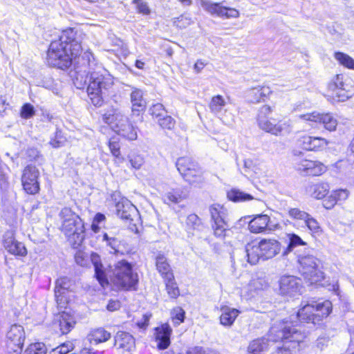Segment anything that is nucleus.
<instances>
[{
  "mask_svg": "<svg viewBox=\"0 0 354 354\" xmlns=\"http://www.w3.org/2000/svg\"><path fill=\"white\" fill-rule=\"evenodd\" d=\"M88 59L84 69L75 68L73 83L78 89L87 85V94L91 103L95 106H102L106 100L109 90L113 84V78L109 72L98 64L93 54L86 51L82 60ZM85 64L84 62L83 64Z\"/></svg>",
  "mask_w": 354,
  "mask_h": 354,
  "instance_id": "obj_1",
  "label": "nucleus"
},
{
  "mask_svg": "<svg viewBox=\"0 0 354 354\" xmlns=\"http://www.w3.org/2000/svg\"><path fill=\"white\" fill-rule=\"evenodd\" d=\"M85 35L75 28L63 30L59 39L53 41L48 48L46 62L48 65L62 70L68 68L82 51V43Z\"/></svg>",
  "mask_w": 354,
  "mask_h": 354,
  "instance_id": "obj_2",
  "label": "nucleus"
},
{
  "mask_svg": "<svg viewBox=\"0 0 354 354\" xmlns=\"http://www.w3.org/2000/svg\"><path fill=\"white\" fill-rule=\"evenodd\" d=\"M271 333L275 334V341L281 340L283 342V347L278 348L271 354H292L290 349L299 346L307 336L300 329L289 326L288 322L280 328L272 326Z\"/></svg>",
  "mask_w": 354,
  "mask_h": 354,
  "instance_id": "obj_3",
  "label": "nucleus"
},
{
  "mask_svg": "<svg viewBox=\"0 0 354 354\" xmlns=\"http://www.w3.org/2000/svg\"><path fill=\"white\" fill-rule=\"evenodd\" d=\"M332 310V304L326 300L323 302L307 304L297 313V318L301 322L318 324L324 318L328 316Z\"/></svg>",
  "mask_w": 354,
  "mask_h": 354,
  "instance_id": "obj_4",
  "label": "nucleus"
},
{
  "mask_svg": "<svg viewBox=\"0 0 354 354\" xmlns=\"http://www.w3.org/2000/svg\"><path fill=\"white\" fill-rule=\"evenodd\" d=\"M104 122L109 124L118 135L129 140L137 139V129L129 122V118L119 111H115L111 115L105 114Z\"/></svg>",
  "mask_w": 354,
  "mask_h": 354,
  "instance_id": "obj_5",
  "label": "nucleus"
},
{
  "mask_svg": "<svg viewBox=\"0 0 354 354\" xmlns=\"http://www.w3.org/2000/svg\"><path fill=\"white\" fill-rule=\"evenodd\" d=\"M112 272L111 280L119 288L129 290L138 283V274L133 272L131 265L125 260L115 263Z\"/></svg>",
  "mask_w": 354,
  "mask_h": 354,
  "instance_id": "obj_6",
  "label": "nucleus"
},
{
  "mask_svg": "<svg viewBox=\"0 0 354 354\" xmlns=\"http://www.w3.org/2000/svg\"><path fill=\"white\" fill-rule=\"evenodd\" d=\"M299 272L304 279L311 284L321 281L324 272L320 268V261L312 254L299 257Z\"/></svg>",
  "mask_w": 354,
  "mask_h": 354,
  "instance_id": "obj_7",
  "label": "nucleus"
},
{
  "mask_svg": "<svg viewBox=\"0 0 354 354\" xmlns=\"http://www.w3.org/2000/svg\"><path fill=\"white\" fill-rule=\"evenodd\" d=\"M176 167L184 179L194 184L201 180L202 171L197 162L189 157H181L176 161Z\"/></svg>",
  "mask_w": 354,
  "mask_h": 354,
  "instance_id": "obj_8",
  "label": "nucleus"
},
{
  "mask_svg": "<svg viewBox=\"0 0 354 354\" xmlns=\"http://www.w3.org/2000/svg\"><path fill=\"white\" fill-rule=\"evenodd\" d=\"M212 221V227L216 237L223 238L228 225L225 221L226 209L219 204H214L209 207Z\"/></svg>",
  "mask_w": 354,
  "mask_h": 354,
  "instance_id": "obj_9",
  "label": "nucleus"
},
{
  "mask_svg": "<svg viewBox=\"0 0 354 354\" xmlns=\"http://www.w3.org/2000/svg\"><path fill=\"white\" fill-rule=\"evenodd\" d=\"M344 76L342 74L336 75L330 81L328 90L331 93L330 97L336 102H345L352 97V91L344 82Z\"/></svg>",
  "mask_w": 354,
  "mask_h": 354,
  "instance_id": "obj_10",
  "label": "nucleus"
},
{
  "mask_svg": "<svg viewBox=\"0 0 354 354\" xmlns=\"http://www.w3.org/2000/svg\"><path fill=\"white\" fill-rule=\"evenodd\" d=\"M7 349L9 354H20L26 338L22 326L13 324L6 334Z\"/></svg>",
  "mask_w": 354,
  "mask_h": 354,
  "instance_id": "obj_11",
  "label": "nucleus"
},
{
  "mask_svg": "<svg viewBox=\"0 0 354 354\" xmlns=\"http://www.w3.org/2000/svg\"><path fill=\"white\" fill-rule=\"evenodd\" d=\"M62 231L68 239L75 245H80L84 239V227L80 217L77 219L67 218L62 221Z\"/></svg>",
  "mask_w": 354,
  "mask_h": 354,
  "instance_id": "obj_12",
  "label": "nucleus"
},
{
  "mask_svg": "<svg viewBox=\"0 0 354 354\" xmlns=\"http://www.w3.org/2000/svg\"><path fill=\"white\" fill-rule=\"evenodd\" d=\"M39 169L33 165H28L23 171L21 176V184L24 190L28 194L35 195L39 192Z\"/></svg>",
  "mask_w": 354,
  "mask_h": 354,
  "instance_id": "obj_13",
  "label": "nucleus"
},
{
  "mask_svg": "<svg viewBox=\"0 0 354 354\" xmlns=\"http://www.w3.org/2000/svg\"><path fill=\"white\" fill-rule=\"evenodd\" d=\"M300 119L309 122L312 127L322 124L328 131H334L337 125V120L330 113H320L318 112L301 114L298 116Z\"/></svg>",
  "mask_w": 354,
  "mask_h": 354,
  "instance_id": "obj_14",
  "label": "nucleus"
},
{
  "mask_svg": "<svg viewBox=\"0 0 354 354\" xmlns=\"http://www.w3.org/2000/svg\"><path fill=\"white\" fill-rule=\"evenodd\" d=\"M296 170L304 176H319L327 171V167L319 161L307 159L301 160L295 163Z\"/></svg>",
  "mask_w": 354,
  "mask_h": 354,
  "instance_id": "obj_15",
  "label": "nucleus"
},
{
  "mask_svg": "<svg viewBox=\"0 0 354 354\" xmlns=\"http://www.w3.org/2000/svg\"><path fill=\"white\" fill-rule=\"evenodd\" d=\"M258 125L263 131L275 136H283L290 133L292 131V125L290 120L279 121L275 123L274 120L271 121L270 119H268L262 121Z\"/></svg>",
  "mask_w": 354,
  "mask_h": 354,
  "instance_id": "obj_16",
  "label": "nucleus"
},
{
  "mask_svg": "<svg viewBox=\"0 0 354 354\" xmlns=\"http://www.w3.org/2000/svg\"><path fill=\"white\" fill-rule=\"evenodd\" d=\"M279 227V224H272L270 217L266 214L256 215L249 223L250 231L254 234L273 231Z\"/></svg>",
  "mask_w": 354,
  "mask_h": 354,
  "instance_id": "obj_17",
  "label": "nucleus"
},
{
  "mask_svg": "<svg viewBox=\"0 0 354 354\" xmlns=\"http://www.w3.org/2000/svg\"><path fill=\"white\" fill-rule=\"evenodd\" d=\"M301 288V280L294 276H283L279 281V290L283 295L295 296Z\"/></svg>",
  "mask_w": 354,
  "mask_h": 354,
  "instance_id": "obj_18",
  "label": "nucleus"
},
{
  "mask_svg": "<svg viewBox=\"0 0 354 354\" xmlns=\"http://www.w3.org/2000/svg\"><path fill=\"white\" fill-rule=\"evenodd\" d=\"M262 260L274 257L281 251V243L275 239H262L259 242Z\"/></svg>",
  "mask_w": 354,
  "mask_h": 354,
  "instance_id": "obj_19",
  "label": "nucleus"
},
{
  "mask_svg": "<svg viewBox=\"0 0 354 354\" xmlns=\"http://www.w3.org/2000/svg\"><path fill=\"white\" fill-rule=\"evenodd\" d=\"M118 216L123 220L133 221L138 215L136 207L128 200L122 199L115 205Z\"/></svg>",
  "mask_w": 354,
  "mask_h": 354,
  "instance_id": "obj_20",
  "label": "nucleus"
},
{
  "mask_svg": "<svg viewBox=\"0 0 354 354\" xmlns=\"http://www.w3.org/2000/svg\"><path fill=\"white\" fill-rule=\"evenodd\" d=\"M301 145L306 151H319L325 149L328 141L321 137L304 136L300 139Z\"/></svg>",
  "mask_w": 354,
  "mask_h": 354,
  "instance_id": "obj_21",
  "label": "nucleus"
},
{
  "mask_svg": "<svg viewBox=\"0 0 354 354\" xmlns=\"http://www.w3.org/2000/svg\"><path fill=\"white\" fill-rule=\"evenodd\" d=\"M205 8L211 14L225 18H236L239 15L238 10L222 6L220 3H207Z\"/></svg>",
  "mask_w": 354,
  "mask_h": 354,
  "instance_id": "obj_22",
  "label": "nucleus"
},
{
  "mask_svg": "<svg viewBox=\"0 0 354 354\" xmlns=\"http://www.w3.org/2000/svg\"><path fill=\"white\" fill-rule=\"evenodd\" d=\"M114 345L123 351L131 352L135 348V339L129 333L119 331L115 336Z\"/></svg>",
  "mask_w": 354,
  "mask_h": 354,
  "instance_id": "obj_23",
  "label": "nucleus"
},
{
  "mask_svg": "<svg viewBox=\"0 0 354 354\" xmlns=\"http://www.w3.org/2000/svg\"><path fill=\"white\" fill-rule=\"evenodd\" d=\"M156 338L159 349H166L170 344L171 329L168 324H163L156 329Z\"/></svg>",
  "mask_w": 354,
  "mask_h": 354,
  "instance_id": "obj_24",
  "label": "nucleus"
},
{
  "mask_svg": "<svg viewBox=\"0 0 354 354\" xmlns=\"http://www.w3.org/2000/svg\"><path fill=\"white\" fill-rule=\"evenodd\" d=\"M271 92L268 86H259L249 89L247 92V97L250 102L259 103L265 101Z\"/></svg>",
  "mask_w": 354,
  "mask_h": 354,
  "instance_id": "obj_25",
  "label": "nucleus"
},
{
  "mask_svg": "<svg viewBox=\"0 0 354 354\" xmlns=\"http://www.w3.org/2000/svg\"><path fill=\"white\" fill-rule=\"evenodd\" d=\"M3 244L8 252L16 256L24 257L27 254V250L24 245L9 236L4 239Z\"/></svg>",
  "mask_w": 354,
  "mask_h": 354,
  "instance_id": "obj_26",
  "label": "nucleus"
},
{
  "mask_svg": "<svg viewBox=\"0 0 354 354\" xmlns=\"http://www.w3.org/2000/svg\"><path fill=\"white\" fill-rule=\"evenodd\" d=\"M131 102L132 104V112L134 114L139 113L145 110L147 102L143 97V92L138 88H134L130 95Z\"/></svg>",
  "mask_w": 354,
  "mask_h": 354,
  "instance_id": "obj_27",
  "label": "nucleus"
},
{
  "mask_svg": "<svg viewBox=\"0 0 354 354\" xmlns=\"http://www.w3.org/2000/svg\"><path fill=\"white\" fill-rule=\"evenodd\" d=\"M189 196V192L185 188L178 187L167 192L163 200L165 203L177 204L186 199Z\"/></svg>",
  "mask_w": 354,
  "mask_h": 354,
  "instance_id": "obj_28",
  "label": "nucleus"
},
{
  "mask_svg": "<svg viewBox=\"0 0 354 354\" xmlns=\"http://www.w3.org/2000/svg\"><path fill=\"white\" fill-rule=\"evenodd\" d=\"M111 337V333L106 330L104 328L93 329L87 335L88 341L91 344H94L95 345L106 342L109 340Z\"/></svg>",
  "mask_w": 354,
  "mask_h": 354,
  "instance_id": "obj_29",
  "label": "nucleus"
},
{
  "mask_svg": "<svg viewBox=\"0 0 354 354\" xmlns=\"http://www.w3.org/2000/svg\"><path fill=\"white\" fill-rule=\"evenodd\" d=\"M156 266L158 271L163 279H173L174 274L170 265L167 262V258L161 254H159L156 258Z\"/></svg>",
  "mask_w": 354,
  "mask_h": 354,
  "instance_id": "obj_30",
  "label": "nucleus"
},
{
  "mask_svg": "<svg viewBox=\"0 0 354 354\" xmlns=\"http://www.w3.org/2000/svg\"><path fill=\"white\" fill-rule=\"evenodd\" d=\"M329 189L330 187L327 183L319 182L309 185L307 187V192L313 198L322 199L328 194Z\"/></svg>",
  "mask_w": 354,
  "mask_h": 354,
  "instance_id": "obj_31",
  "label": "nucleus"
},
{
  "mask_svg": "<svg viewBox=\"0 0 354 354\" xmlns=\"http://www.w3.org/2000/svg\"><path fill=\"white\" fill-rule=\"evenodd\" d=\"M71 281L67 277H61L56 281L55 296L58 304L64 303L66 292L71 288Z\"/></svg>",
  "mask_w": 354,
  "mask_h": 354,
  "instance_id": "obj_32",
  "label": "nucleus"
},
{
  "mask_svg": "<svg viewBox=\"0 0 354 354\" xmlns=\"http://www.w3.org/2000/svg\"><path fill=\"white\" fill-rule=\"evenodd\" d=\"M269 348V339L262 337L252 341L248 347V351L254 354H261L262 352L267 351Z\"/></svg>",
  "mask_w": 354,
  "mask_h": 354,
  "instance_id": "obj_33",
  "label": "nucleus"
},
{
  "mask_svg": "<svg viewBox=\"0 0 354 354\" xmlns=\"http://www.w3.org/2000/svg\"><path fill=\"white\" fill-rule=\"evenodd\" d=\"M288 245L281 252L282 257L288 256L293 250L299 245H305L306 244L300 236L295 234L290 233L287 234Z\"/></svg>",
  "mask_w": 354,
  "mask_h": 354,
  "instance_id": "obj_34",
  "label": "nucleus"
},
{
  "mask_svg": "<svg viewBox=\"0 0 354 354\" xmlns=\"http://www.w3.org/2000/svg\"><path fill=\"white\" fill-rule=\"evenodd\" d=\"M245 252L248 257V261L252 264H257L261 257V250H260V245H253L248 243L245 246Z\"/></svg>",
  "mask_w": 354,
  "mask_h": 354,
  "instance_id": "obj_35",
  "label": "nucleus"
},
{
  "mask_svg": "<svg viewBox=\"0 0 354 354\" xmlns=\"http://www.w3.org/2000/svg\"><path fill=\"white\" fill-rule=\"evenodd\" d=\"M222 313L220 316L221 324L223 326H231L237 317L239 311L235 308L223 307L221 309Z\"/></svg>",
  "mask_w": 354,
  "mask_h": 354,
  "instance_id": "obj_36",
  "label": "nucleus"
},
{
  "mask_svg": "<svg viewBox=\"0 0 354 354\" xmlns=\"http://www.w3.org/2000/svg\"><path fill=\"white\" fill-rule=\"evenodd\" d=\"M59 322L62 334H67L69 333L75 324L73 317L66 313H63L60 315Z\"/></svg>",
  "mask_w": 354,
  "mask_h": 354,
  "instance_id": "obj_37",
  "label": "nucleus"
},
{
  "mask_svg": "<svg viewBox=\"0 0 354 354\" xmlns=\"http://www.w3.org/2000/svg\"><path fill=\"white\" fill-rule=\"evenodd\" d=\"M227 198L234 202H243L253 199L252 195L236 189H232L227 192Z\"/></svg>",
  "mask_w": 354,
  "mask_h": 354,
  "instance_id": "obj_38",
  "label": "nucleus"
},
{
  "mask_svg": "<svg viewBox=\"0 0 354 354\" xmlns=\"http://www.w3.org/2000/svg\"><path fill=\"white\" fill-rule=\"evenodd\" d=\"M226 102L223 97L221 95L213 96L209 104L211 111L215 114L221 111L225 106Z\"/></svg>",
  "mask_w": 354,
  "mask_h": 354,
  "instance_id": "obj_39",
  "label": "nucleus"
},
{
  "mask_svg": "<svg viewBox=\"0 0 354 354\" xmlns=\"http://www.w3.org/2000/svg\"><path fill=\"white\" fill-rule=\"evenodd\" d=\"M93 261L95 267V277L100 285L102 287H104L109 284V281L104 270H102V265L101 263H98L95 259H93Z\"/></svg>",
  "mask_w": 354,
  "mask_h": 354,
  "instance_id": "obj_40",
  "label": "nucleus"
},
{
  "mask_svg": "<svg viewBox=\"0 0 354 354\" xmlns=\"http://www.w3.org/2000/svg\"><path fill=\"white\" fill-rule=\"evenodd\" d=\"M335 58L344 66L354 70V59L348 55L337 52L335 53Z\"/></svg>",
  "mask_w": 354,
  "mask_h": 354,
  "instance_id": "obj_41",
  "label": "nucleus"
},
{
  "mask_svg": "<svg viewBox=\"0 0 354 354\" xmlns=\"http://www.w3.org/2000/svg\"><path fill=\"white\" fill-rule=\"evenodd\" d=\"M164 281L165 283L167 292L169 297L174 299L178 297L180 295V292L177 284L174 281V277L173 279H165Z\"/></svg>",
  "mask_w": 354,
  "mask_h": 354,
  "instance_id": "obj_42",
  "label": "nucleus"
},
{
  "mask_svg": "<svg viewBox=\"0 0 354 354\" xmlns=\"http://www.w3.org/2000/svg\"><path fill=\"white\" fill-rule=\"evenodd\" d=\"M46 345L42 342H37L29 345L25 351V354H46Z\"/></svg>",
  "mask_w": 354,
  "mask_h": 354,
  "instance_id": "obj_43",
  "label": "nucleus"
},
{
  "mask_svg": "<svg viewBox=\"0 0 354 354\" xmlns=\"http://www.w3.org/2000/svg\"><path fill=\"white\" fill-rule=\"evenodd\" d=\"M186 225L189 229L200 230L202 227V222L196 214H191L187 217Z\"/></svg>",
  "mask_w": 354,
  "mask_h": 354,
  "instance_id": "obj_44",
  "label": "nucleus"
},
{
  "mask_svg": "<svg viewBox=\"0 0 354 354\" xmlns=\"http://www.w3.org/2000/svg\"><path fill=\"white\" fill-rule=\"evenodd\" d=\"M273 108L269 105L262 106L258 111L257 114V123L270 119L269 116L272 113Z\"/></svg>",
  "mask_w": 354,
  "mask_h": 354,
  "instance_id": "obj_45",
  "label": "nucleus"
},
{
  "mask_svg": "<svg viewBox=\"0 0 354 354\" xmlns=\"http://www.w3.org/2000/svg\"><path fill=\"white\" fill-rule=\"evenodd\" d=\"M304 223L309 230L313 233L318 234L322 232L321 227L317 221L310 214H308V216L304 220Z\"/></svg>",
  "mask_w": 354,
  "mask_h": 354,
  "instance_id": "obj_46",
  "label": "nucleus"
},
{
  "mask_svg": "<svg viewBox=\"0 0 354 354\" xmlns=\"http://www.w3.org/2000/svg\"><path fill=\"white\" fill-rule=\"evenodd\" d=\"M157 122L162 129H172L176 123L174 119L171 116L167 115V113L160 118Z\"/></svg>",
  "mask_w": 354,
  "mask_h": 354,
  "instance_id": "obj_47",
  "label": "nucleus"
},
{
  "mask_svg": "<svg viewBox=\"0 0 354 354\" xmlns=\"http://www.w3.org/2000/svg\"><path fill=\"white\" fill-rule=\"evenodd\" d=\"M151 115L158 120L162 116H164L167 113V111L165 109L164 106L162 104L157 103L153 104L149 109Z\"/></svg>",
  "mask_w": 354,
  "mask_h": 354,
  "instance_id": "obj_48",
  "label": "nucleus"
},
{
  "mask_svg": "<svg viewBox=\"0 0 354 354\" xmlns=\"http://www.w3.org/2000/svg\"><path fill=\"white\" fill-rule=\"evenodd\" d=\"M103 240L106 241L107 244L113 250V252L117 253L119 252L120 246V240L119 239L109 236L108 234L104 233L103 235Z\"/></svg>",
  "mask_w": 354,
  "mask_h": 354,
  "instance_id": "obj_49",
  "label": "nucleus"
},
{
  "mask_svg": "<svg viewBox=\"0 0 354 354\" xmlns=\"http://www.w3.org/2000/svg\"><path fill=\"white\" fill-rule=\"evenodd\" d=\"M35 114V109L30 103H26L22 106L20 111V115L22 118L29 119L33 117Z\"/></svg>",
  "mask_w": 354,
  "mask_h": 354,
  "instance_id": "obj_50",
  "label": "nucleus"
},
{
  "mask_svg": "<svg viewBox=\"0 0 354 354\" xmlns=\"http://www.w3.org/2000/svg\"><path fill=\"white\" fill-rule=\"evenodd\" d=\"M66 142L65 138L62 135L60 130L57 129L55 137L51 138L50 144L54 148H59L64 145Z\"/></svg>",
  "mask_w": 354,
  "mask_h": 354,
  "instance_id": "obj_51",
  "label": "nucleus"
},
{
  "mask_svg": "<svg viewBox=\"0 0 354 354\" xmlns=\"http://www.w3.org/2000/svg\"><path fill=\"white\" fill-rule=\"evenodd\" d=\"M172 319L175 324L179 325L185 319V311L180 307L174 308L172 312Z\"/></svg>",
  "mask_w": 354,
  "mask_h": 354,
  "instance_id": "obj_52",
  "label": "nucleus"
},
{
  "mask_svg": "<svg viewBox=\"0 0 354 354\" xmlns=\"http://www.w3.org/2000/svg\"><path fill=\"white\" fill-rule=\"evenodd\" d=\"M109 147L112 155L117 158H120V145L118 141L114 138H111L109 142Z\"/></svg>",
  "mask_w": 354,
  "mask_h": 354,
  "instance_id": "obj_53",
  "label": "nucleus"
},
{
  "mask_svg": "<svg viewBox=\"0 0 354 354\" xmlns=\"http://www.w3.org/2000/svg\"><path fill=\"white\" fill-rule=\"evenodd\" d=\"M129 158L132 167L136 169H140L145 162L143 157L138 154L133 153Z\"/></svg>",
  "mask_w": 354,
  "mask_h": 354,
  "instance_id": "obj_54",
  "label": "nucleus"
},
{
  "mask_svg": "<svg viewBox=\"0 0 354 354\" xmlns=\"http://www.w3.org/2000/svg\"><path fill=\"white\" fill-rule=\"evenodd\" d=\"M288 215L294 218L299 220H304L308 216V214L306 212L301 211L298 208H291L288 211Z\"/></svg>",
  "mask_w": 354,
  "mask_h": 354,
  "instance_id": "obj_55",
  "label": "nucleus"
},
{
  "mask_svg": "<svg viewBox=\"0 0 354 354\" xmlns=\"http://www.w3.org/2000/svg\"><path fill=\"white\" fill-rule=\"evenodd\" d=\"M192 23V20L188 16L183 15L176 18L174 21V24L180 28H185Z\"/></svg>",
  "mask_w": 354,
  "mask_h": 354,
  "instance_id": "obj_56",
  "label": "nucleus"
},
{
  "mask_svg": "<svg viewBox=\"0 0 354 354\" xmlns=\"http://www.w3.org/2000/svg\"><path fill=\"white\" fill-rule=\"evenodd\" d=\"M334 196H335V199H337V202L338 201H346L349 196V191L344 189H340L337 190H335L332 192Z\"/></svg>",
  "mask_w": 354,
  "mask_h": 354,
  "instance_id": "obj_57",
  "label": "nucleus"
},
{
  "mask_svg": "<svg viewBox=\"0 0 354 354\" xmlns=\"http://www.w3.org/2000/svg\"><path fill=\"white\" fill-rule=\"evenodd\" d=\"M133 3L136 5V8L140 13L147 15L150 12L148 6L142 0H133Z\"/></svg>",
  "mask_w": 354,
  "mask_h": 354,
  "instance_id": "obj_58",
  "label": "nucleus"
},
{
  "mask_svg": "<svg viewBox=\"0 0 354 354\" xmlns=\"http://www.w3.org/2000/svg\"><path fill=\"white\" fill-rule=\"evenodd\" d=\"M187 354H216L214 351L209 348H204L201 346H195L191 348Z\"/></svg>",
  "mask_w": 354,
  "mask_h": 354,
  "instance_id": "obj_59",
  "label": "nucleus"
},
{
  "mask_svg": "<svg viewBox=\"0 0 354 354\" xmlns=\"http://www.w3.org/2000/svg\"><path fill=\"white\" fill-rule=\"evenodd\" d=\"M59 215L63 219V221L66 220L67 218L77 219V217H79L77 215L73 213L70 208L68 207L63 208L60 212Z\"/></svg>",
  "mask_w": 354,
  "mask_h": 354,
  "instance_id": "obj_60",
  "label": "nucleus"
},
{
  "mask_svg": "<svg viewBox=\"0 0 354 354\" xmlns=\"http://www.w3.org/2000/svg\"><path fill=\"white\" fill-rule=\"evenodd\" d=\"M337 203V199H335V196H334L331 192V194L323 201V206L327 209H330L335 205Z\"/></svg>",
  "mask_w": 354,
  "mask_h": 354,
  "instance_id": "obj_61",
  "label": "nucleus"
},
{
  "mask_svg": "<svg viewBox=\"0 0 354 354\" xmlns=\"http://www.w3.org/2000/svg\"><path fill=\"white\" fill-rule=\"evenodd\" d=\"M353 162H350L348 159L346 160H339L335 163L333 164L331 167L333 168H335L336 172H340L342 171L348 164H352Z\"/></svg>",
  "mask_w": 354,
  "mask_h": 354,
  "instance_id": "obj_62",
  "label": "nucleus"
},
{
  "mask_svg": "<svg viewBox=\"0 0 354 354\" xmlns=\"http://www.w3.org/2000/svg\"><path fill=\"white\" fill-rule=\"evenodd\" d=\"M75 259V262L81 266H86L88 261V258L84 255V254L81 252L76 253Z\"/></svg>",
  "mask_w": 354,
  "mask_h": 354,
  "instance_id": "obj_63",
  "label": "nucleus"
},
{
  "mask_svg": "<svg viewBox=\"0 0 354 354\" xmlns=\"http://www.w3.org/2000/svg\"><path fill=\"white\" fill-rule=\"evenodd\" d=\"M70 346L66 344H62L52 350L53 354H67L70 351Z\"/></svg>",
  "mask_w": 354,
  "mask_h": 354,
  "instance_id": "obj_64",
  "label": "nucleus"
}]
</instances>
